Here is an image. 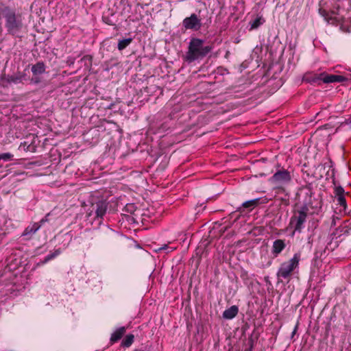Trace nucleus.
Masks as SVG:
<instances>
[{"label": "nucleus", "instance_id": "nucleus-1", "mask_svg": "<svg viewBox=\"0 0 351 351\" xmlns=\"http://www.w3.org/2000/svg\"><path fill=\"white\" fill-rule=\"evenodd\" d=\"M1 16L5 19V27L9 34L19 37L23 29V17L14 8L8 6L0 8Z\"/></svg>", "mask_w": 351, "mask_h": 351}, {"label": "nucleus", "instance_id": "nucleus-2", "mask_svg": "<svg viewBox=\"0 0 351 351\" xmlns=\"http://www.w3.org/2000/svg\"><path fill=\"white\" fill-rule=\"evenodd\" d=\"M204 41L193 38L191 40L189 51L186 53V59L189 62H193L199 58L206 56L211 50L210 46H204Z\"/></svg>", "mask_w": 351, "mask_h": 351}, {"label": "nucleus", "instance_id": "nucleus-3", "mask_svg": "<svg viewBox=\"0 0 351 351\" xmlns=\"http://www.w3.org/2000/svg\"><path fill=\"white\" fill-rule=\"evenodd\" d=\"M300 260V254L295 253L291 259L280 264L276 274L279 282L289 280L295 269L298 267Z\"/></svg>", "mask_w": 351, "mask_h": 351}, {"label": "nucleus", "instance_id": "nucleus-4", "mask_svg": "<svg viewBox=\"0 0 351 351\" xmlns=\"http://www.w3.org/2000/svg\"><path fill=\"white\" fill-rule=\"evenodd\" d=\"M108 202L105 200H98L92 202L86 210L87 217L91 219H98L100 223L106 213Z\"/></svg>", "mask_w": 351, "mask_h": 351}, {"label": "nucleus", "instance_id": "nucleus-5", "mask_svg": "<svg viewBox=\"0 0 351 351\" xmlns=\"http://www.w3.org/2000/svg\"><path fill=\"white\" fill-rule=\"evenodd\" d=\"M307 208L303 207L301 210H297L290 220V225L293 227V235L295 232H301L304 228V223L307 217Z\"/></svg>", "mask_w": 351, "mask_h": 351}, {"label": "nucleus", "instance_id": "nucleus-6", "mask_svg": "<svg viewBox=\"0 0 351 351\" xmlns=\"http://www.w3.org/2000/svg\"><path fill=\"white\" fill-rule=\"evenodd\" d=\"M333 184L335 185L334 194L335 198L337 199V204L343 208L342 211H343L344 215H348V211H347L348 206L345 198V190L341 186H336V182L335 179L333 180ZM340 212H341V210H340Z\"/></svg>", "mask_w": 351, "mask_h": 351}, {"label": "nucleus", "instance_id": "nucleus-7", "mask_svg": "<svg viewBox=\"0 0 351 351\" xmlns=\"http://www.w3.org/2000/svg\"><path fill=\"white\" fill-rule=\"evenodd\" d=\"M291 180L290 172L286 169L277 171L270 178L274 184H284L289 182Z\"/></svg>", "mask_w": 351, "mask_h": 351}, {"label": "nucleus", "instance_id": "nucleus-8", "mask_svg": "<svg viewBox=\"0 0 351 351\" xmlns=\"http://www.w3.org/2000/svg\"><path fill=\"white\" fill-rule=\"evenodd\" d=\"M26 80V74L24 72H18L14 75H4L1 79L3 86L9 84H18Z\"/></svg>", "mask_w": 351, "mask_h": 351}, {"label": "nucleus", "instance_id": "nucleus-9", "mask_svg": "<svg viewBox=\"0 0 351 351\" xmlns=\"http://www.w3.org/2000/svg\"><path fill=\"white\" fill-rule=\"evenodd\" d=\"M182 24L186 29L198 30L202 26L201 21L195 14H192L189 17L185 18Z\"/></svg>", "mask_w": 351, "mask_h": 351}, {"label": "nucleus", "instance_id": "nucleus-10", "mask_svg": "<svg viewBox=\"0 0 351 351\" xmlns=\"http://www.w3.org/2000/svg\"><path fill=\"white\" fill-rule=\"evenodd\" d=\"M322 82L326 84L334 83V82H342L345 81L346 78L339 75L327 74L326 73H322Z\"/></svg>", "mask_w": 351, "mask_h": 351}, {"label": "nucleus", "instance_id": "nucleus-11", "mask_svg": "<svg viewBox=\"0 0 351 351\" xmlns=\"http://www.w3.org/2000/svg\"><path fill=\"white\" fill-rule=\"evenodd\" d=\"M285 247L286 243L284 240L276 239L273 243L271 253L275 257H276L285 250Z\"/></svg>", "mask_w": 351, "mask_h": 351}, {"label": "nucleus", "instance_id": "nucleus-12", "mask_svg": "<svg viewBox=\"0 0 351 351\" xmlns=\"http://www.w3.org/2000/svg\"><path fill=\"white\" fill-rule=\"evenodd\" d=\"M40 228V225L38 223H34L28 226L24 230L23 236L27 237V239H31L32 236Z\"/></svg>", "mask_w": 351, "mask_h": 351}, {"label": "nucleus", "instance_id": "nucleus-13", "mask_svg": "<svg viewBox=\"0 0 351 351\" xmlns=\"http://www.w3.org/2000/svg\"><path fill=\"white\" fill-rule=\"evenodd\" d=\"M46 65L42 61L33 64L31 68L33 75H40L45 72Z\"/></svg>", "mask_w": 351, "mask_h": 351}, {"label": "nucleus", "instance_id": "nucleus-14", "mask_svg": "<svg viewBox=\"0 0 351 351\" xmlns=\"http://www.w3.org/2000/svg\"><path fill=\"white\" fill-rule=\"evenodd\" d=\"M238 312V306L233 305L223 311V317L226 319H232L237 316Z\"/></svg>", "mask_w": 351, "mask_h": 351}, {"label": "nucleus", "instance_id": "nucleus-15", "mask_svg": "<svg viewBox=\"0 0 351 351\" xmlns=\"http://www.w3.org/2000/svg\"><path fill=\"white\" fill-rule=\"evenodd\" d=\"M339 12V6L334 8L333 9L328 10L322 4H319V12L325 19L330 16V14H337Z\"/></svg>", "mask_w": 351, "mask_h": 351}, {"label": "nucleus", "instance_id": "nucleus-16", "mask_svg": "<svg viewBox=\"0 0 351 351\" xmlns=\"http://www.w3.org/2000/svg\"><path fill=\"white\" fill-rule=\"evenodd\" d=\"M304 80L311 84H320V82H322V73L306 75L304 77Z\"/></svg>", "mask_w": 351, "mask_h": 351}, {"label": "nucleus", "instance_id": "nucleus-17", "mask_svg": "<svg viewBox=\"0 0 351 351\" xmlns=\"http://www.w3.org/2000/svg\"><path fill=\"white\" fill-rule=\"evenodd\" d=\"M125 332V327H121L117 329L111 335L110 341L114 343L118 341L123 337Z\"/></svg>", "mask_w": 351, "mask_h": 351}, {"label": "nucleus", "instance_id": "nucleus-18", "mask_svg": "<svg viewBox=\"0 0 351 351\" xmlns=\"http://www.w3.org/2000/svg\"><path fill=\"white\" fill-rule=\"evenodd\" d=\"M261 199V198H256L254 199L246 201L242 204V207L247 209L248 210H252L258 205Z\"/></svg>", "mask_w": 351, "mask_h": 351}, {"label": "nucleus", "instance_id": "nucleus-19", "mask_svg": "<svg viewBox=\"0 0 351 351\" xmlns=\"http://www.w3.org/2000/svg\"><path fill=\"white\" fill-rule=\"evenodd\" d=\"M265 22V20L262 16H257L253 21L250 22L251 29L258 28Z\"/></svg>", "mask_w": 351, "mask_h": 351}, {"label": "nucleus", "instance_id": "nucleus-20", "mask_svg": "<svg viewBox=\"0 0 351 351\" xmlns=\"http://www.w3.org/2000/svg\"><path fill=\"white\" fill-rule=\"evenodd\" d=\"M133 38H128L119 40L117 45V49L119 51H123L127 47H128L131 43L132 42Z\"/></svg>", "mask_w": 351, "mask_h": 351}, {"label": "nucleus", "instance_id": "nucleus-21", "mask_svg": "<svg viewBox=\"0 0 351 351\" xmlns=\"http://www.w3.org/2000/svg\"><path fill=\"white\" fill-rule=\"evenodd\" d=\"M60 253H61V251L60 249L56 250L54 252H53L49 254L47 256H46L45 257V258L38 263V265H44V264L47 263L49 261L53 259L57 256L60 254Z\"/></svg>", "mask_w": 351, "mask_h": 351}, {"label": "nucleus", "instance_id": "nucleus-22", "mask_svg": "<svg viewBox=\"0 0 351 351\" xmlns=\"http://www.w3.org/2000/svg\"><path fill=\"white\" fill-rule=\"evenodd\" d=\"M134 336L132 334L126 335L125 339L123 340L121 345L123 347H130L134 341Z\"/></svg>", "mask_w": 351, "mask_h": 351}, {"label": "nucleus", "instance_id": "nucleus-23", "mask_svg": "<svg viewBox=\"0 0 351 351\" xmlns=\"http://www.w3.org/2000/svg\"><path fill=\"white\" fill-rule=\"evenodd\" d=\"M176 249V247H171L167 244H165L163 245L162 247H160V248H158V250H157V252H162V251H165V252L166 254H168L169 252H173L174 250Z\"/></svg>", "mask_w": 351, "mask_h": 351}, {"label": "nucleus", "instance_id": "nucleus-24", "mask_svg": "<svg viewBox=\"0 0 351 351\" xmlns=\"http://www.w3.org/2000/svg\"><path fill=\"white\" fill-rule=\"evenodd\" d=\"M13 154L10 153H3L0 154V159L4 161H11L13 159Z\"/></svg>", "mask_w": 351, "mask_h": 351}, {"label": "nucleus", "instance_id": "nucleus-25", "mask_svg": "<svg viewBox=\"0 0 351 351\" xmlns=\"http://www.w3.org/2000/svg\"><path fill=\"white\" fill-rule=\"evenodd\" d=\"M136 209V206L134 204H128L125 206V211L130 214H133Z\"/></svg>", "mask_w": 351, "mask_h": 351}, {"label": "nucleus", "instance_id": "nucleus-26", "mask_svg": "<svg viewBox=\"0 0 351 351\" xmlns=\"http://www.w3.org/2000/svg\"><path fill=\"white\" fill-rule=\"evenodd\" d=\"M31 82L34 84H38L41 82V77L40 75H33L31 79Z\"/></svg>", "mask_w": 351, "mask_h": 351}, {"label": "nucleus", "instance_id": "nucleus-27", "mask_svg": "<svg viewBox=\"0 0 351 351\" xmlns=\"http://www.w3.org/2000/svg\"><path fill=\"white\" fill-rule=\"evenodd\" d=\"M102 19H103L104 22H105L106 23L110 25H114L113 20L110 19L109 16L104 15V16H103Z\"/></svg>", "mask_w": 351, "mask_h": 351}, {"label": "nucleus", "instance_id": "nucleus-28", "mask_svg": "<svg viewBox=\"0 0 351 351\" xmlns=\"http://www.w3.org/2000/svg\"><path fill=\"white\" fill-rule=\"evenodd\" d=\"M49 215H50V213H47V214L45 216V217H43V219H41L40 220V221H39V222H38V223H39V225H40V227H41L42 226H43L45 223H46V222L49 221Z\"/></svg>", "mask_w": 351, "mask_h": 351}, {"label": "nucleus", "instance_id": "nucleus-29", "mask_svg": "<svg viewBox=\"0 0 351 351\" xmlns=\"http://www.w3.org/2000/svg\"><path fill=\"white\" fill-rule=\"evenodd\" d=\"M339 217L333 215L332 216V219L331 226H336V221L339 220Z\"/></svg>", "mask_w": 351, "mask_h": 351}, {"label": "nucleus", "instance_id": "nucleus-30", "mask_svg": "<svg viewBox=\"0 0 351 351\" xmlns=\"http://www.w3.org/2000/svg\"><path fill=\"white\" fill-rule=\"evenodd\" d=\"M346 123L351 128V117L346 120Z\"/></svg>", "mask_w": 351, "mask_h": 351}, {"label": "nucleus", "instance_id": "nucleus-31", "mask_svg": "<svg viewBox=\"0 0 351 351\" xmlns=\"http://www.w3.org/2000/svg\"><path fill=\"white\" fill-rule=\"evenodd\" d=\"M348 215L351 216V210H348Z\"/></svg>", "mask_w": 351, "mask_h": 351}, {"label": "nucleus", "instance_id": "nucleus-32", "mask_svg": "<svg viewBox=\"0 0 351 351\" xmlns=\"http://www.w3.org/2000/svg\"><path fill=\"white\" fill-rule=\"evenodd\" d=\"M267 201H266V199H265L263 202H261L262 204H264V203H266Z\"/></svg>", "mask_w": 351, "mask_h": 351}, {"label": "nucleus", "instance_id": "nucleus-33", "mask_svg": "<svg viewBox=\"0 0 351 351\" xmlns=\"http://www.w3.org/2000/svg\"><path fill=\"white\" fill-rule=\"evenodd\" d=\"M138 5H141L142 8H143V5L140 4V3H138L137 4Z\"/></svg>", "mask_w": 351, "mask_h": 351}]
</instances>
